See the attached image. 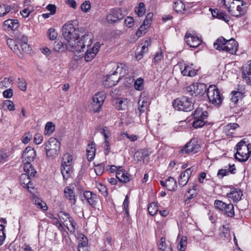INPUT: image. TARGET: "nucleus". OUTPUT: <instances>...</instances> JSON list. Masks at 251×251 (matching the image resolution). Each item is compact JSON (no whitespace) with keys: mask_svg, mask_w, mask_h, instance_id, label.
<instances>
[{"mask_svg":"<svg viewBox=\"0 0 251 251\" xmlns=\"http://www.w3.org/2000/svg\"><path fill=\"white\" fill-rule=\"evenodd\" d=\"M73 23L69 22L62 26V36L64 40L69 45V50L74 51L77 45L76 41L79 38L81 34L84 32V28L75 27Z\"/></svg>","mask_w":251,"mask_h":251,"instance_id":"nucleus-1","label":"nucleus"},{"mask_svg":"<svg viewBox=\"0 0 251 251\" xmlns=\"http://www.w3.org/2000/svg\"><path fill=\"white\" fill-rule=\"evenodd\" d=\"M213 46L217 50H222L231 54H235L238 50V43L233 38L227 40L223 37H220L214 43Z\"/></svg>","mask_w":251,"mask_h":251,"instance_id":"nucleus-2","label":"nucleus"},{"mask_svg":"<svg viewBox=\"0 0 251 251\" xmlns=\"http://www.w3.org/2000/svg\"><path fill=\"white\" fill-rule=\"evenodd\" d=\"M224 4L228 12L233 16L239 17L245 14L242 7L245 2L241 0H224Z\"/></svg>","mask_w":251,"mask_h":251,"instance_id":"nucleus-3","label":"nucleus"},{"mask_svg":"<svg viewBox=\"0 0 251 251\" xmlns=\"http://www.w3.org/2000/svg\"><path fill=\"white\" fill-rule=\"evenodd\" d=\"M61 143L53 137L50 138L45 144V149L47 157L51 159L56 158L60 152Z\"/></svg>","mask_w":251,"mask_h":251,"instance_id":"nucleus-4","label":"nucleus"},{"mask_svg":"<svg viewBox=\"0 0 251 251\" xmlns=\"http://www.w3.org/2000/svg\"><path fill=\"white\" fill-rule=\"evenodd\" d=\"M235 158L240 162H245L251 154V145H247L245 141L242 140L237 144Z\"/></svg>","mask_w":251,"mask_h":251,"instance_id":"nucleus-5","label":"nucleus"},{"mask_svg":"<svg viewBox=\"0 0 251 251\" xmlns=\"http://www.w3.org/2000/svg\"><path fill=\"white\" fill-rule=\"evenodd\" d=\"M173 105L176 109L185 112H189L194 109V102L192 99L186 96L175 100Z\"/></svg>","mask_w":251,"mask_h":251,"instance_id":"nucleus-6","label":"nucleus"},{"mask_svg":"<svg viewBox=\"0 0 251 251\" xmlns=\"http://www.w3.org/2000/svg\"><path fill=\"white\" fill-rule=\"evenodd\" d=\"M207 95L209 102L216 105H220L223 98L219 90L215 85H210L207 90Z\"/></svg>","mask_w":251,"mask_h":251,"instance_id":"nucleus-7","label":"nucleus"},{"mask_svg":"<svg viewBox=\"0 0 251 251\" xmlns=\"http://www.w3.org/2000/svg\"><path fill=\"white\" fill-rule=\"evenodd\" d=\"M80 40L77 42L75 50L78 52L83 51L86 47L88 48L92 44L93 35L91 32H87L83 33Z\"/></svg>","mask_w":251,"mask_h":251,"instance_id":"nucleus-8","label":"nucleus"},{"mask_svg":"<svg viewBox=\"0 0 251 251\" xmlns=\"http://www.w3.org/2000/svg\"><path fill=\"white\" fill-rule=\"evenodd\" d=\"M207 86L204 83H194L186 88V91L190 95L193 96L195 94L196 96L203 95L207 92Z\"/></svg>","mask_w":251,"mask_h":251,"instance_id":"nucleus-9","label":"nucleus"},{"mask_svg":"<svg viewBox=\"0 0 251 251\" xmlns=\"http://www.w3.org/2000/svg\"><path fill=\"white\" fill-rule=\"evenodd\" d=\"M200 146L198 144L197 140L193 138L184 146L183 149L181 150V152L182 153H196L200 151Z\"/></svg>","mask_w":251,"mask_h":251,"instance_id":"nucleus-10","label":"nucleus"},{"mask_svg":"<svg viewBox=\"0 0 251 251\" xmlns=\"http://www.w3.org/2000/svg\"><path fill=\"white\" fill-rule=\"evenodd\" d=\"M105 99V95L102 92H98L93 96L92 104L93 105V110L95 112L100 111Z\"/></svg>","mask_w":251,"mask_h":251,"instance_id":"nucleus-11","label":"nucleus"},{"mask_svg":"<svg viewBox=\"0 0 251 251\" xmlns=\"http://www.w3.org/2000/svg\"><path fill=\"white\" fill-rule=\"evenodd\" d=\"M124 17V14L120 9H113L107 15L106 20L108 22L113 23L123 19Z\"/></svg>","mask_w":251,"mask_h":251,"instance_id":"nucleus-12","label":"nucleus"},{"mask_svg":"<svg viewBox=\"0 0 251 251\" xmlns=\"http://www.w3.org/2000/svg\"><path fill=\"white\" fill-rule=\"evenodd\" d=\"M36 155L34 150L31 147H27L23 153V162L25 164L30 163V162L33 161L35 159Z\"/></svg>","mask_w":251,"mask_h":251,"instance_id":"nucleus-13","label":"nucleus"},{"mask_svg":"<svg viewBox=\"0 0 251 251\" xmlns=\"http://www.w3.org/2000/svg\"><path fill=\"white\" fill-rule=\"evenodd\" d=\"M185 38L187 45L191 48H197L202 42L201 40L199 37H196L189 33H186Z\"/></svg>","mask_w":251,"mask_h":251,"instance_id":"nucleus-14","label":"nucleus"},{"mask_svg":"<svg viewBox=\"0 0 251 251\" xmlns=\"http://www.w3.org/2000/svg\"><path fill=\"white\" fill-rule=\"evenodd\" d=\"M242 77L248 85H251V60L242 67Z\"/></svg>","mask_w":251,"mask_h":251,"instance_id":"nucleus-15","label":"nucleus"},{"mask_svg":"<svg viewBox=\"0 0 251 251\" xmlns=\"http://www.w3.org/2000/svg\"><path fill=\"white\" fill-rule=\"evenodd\" d=\"M243 196L242 191L238 188H231L229 193H227L226 196L234 202H237L240 201Z\"/></svg>","mask_w":251,"mask_h":251,"instance_id":"nucleus-16","label":"nucleus"},{"mask_svg":"<svg viewBox=\"0 0 251 251\" xmlns=\"http://www.w3.org/2000/svg\"><path fill=\"white\" fill-rule=\"evenodd\" d=\"M64 194L65 198L68 200L72 205H75L76 199L73 189L70 186H67L64 190Z\"/></svg>","mask_w":251,"mask_h":251,"instance_id":"nucleus-17","label":"nucleus"},{"mask_svg":"<svg viewBox=\"0 0 251 251\" xmlns=\"http://www.w3.org/2000/svg\"><path fill=\"white\" fill-rule=\"evenodd\" d=\"M191 173V168H188L181 174L180 179L178 180V183L180 186H184L187 183Z\"/></svg>","mask_w":251,"mask_h":251,"instance_id":"nucleus-18","label":"nucleus"},{"mask_svg":"<svg viewBox=\"0 0 251 251\" xmlns=\"http://www.w3.org/2000/svg\"><path fill=\"white\" fill-rule=\"evenodd\" d=\"M83 196L88 203L95 208V204L98 200L97 195L91 192L85 191L83 194Z\"/></svg>","mask_w":251,"mask_h":251,"instance_id":"nucleus-19","label":"nucleus"},{"mask_svg":"<svg viewBox=\"0 0 251 251\" xmlns=\"http://www.w3.org/2000/svg\"><path fill=\"white\" fill-rule=\"evenodd\" d=\"M20 183L24 187H26L29 192H31L30 188L33 189L31 186L32 184L31 183V178L27 174H22L20 176Z\"/></svg>","mask_w":251,"mask_h":251,"instance_id":"nucleus-20","label":"nucleus"},{"mask_svg":"<svg viewBox=\"0 0 251 251\" xmlns=\"http://www.w3.org/2000/svg\"><path fill=\"white\" fill-rule=\"evenodd\" d=\"M3 26L5 30H15L19 27V23L16 20L8 19L4 21Z\"/></svg>","mask_w":251,"mask_h":251,"instance_id":"nucleus-21","label":"nucleus"},{"mask_svg":"<svg viewBox=\"0 0 251 251\" xmlns=\"http://www.w3.org/2000/svg\"><path fill=\"white\" fill-rule=\"evenodd\" d=\"M116 75H113V73L111 75L107 76V78L104 82L105 86L110 87L117 84L120 78V77L115 76Z\"/></svg>","mask_w":251,"mask_h":251,"instance_id":"nucleus-22","label":"nucleus"},{"mask_svg":"<svg viewBox=\"0 0 251 251\" xmlns=\"http://www.w3.org/2000/svg\"><path fill=\"white\" fill-rule=\"evenodd\" d=\"M119 73L120 78L124 77L128 74V68L126 65L123 63H120L117 65L116 71L113 72V75H117Z\"/></svg>","mask_w":251,"mask_h":251,"instance_id":"nucleus-23","label":"nucleus"},{"mask_svg":"<svg viewBox=\"0 0 251 251\" xmlns=\"http://www.w3.org/2000/svg\"><path fill=\"white\" fill-rule=\"evenodd\" d=\"M138 105L137 109H135V113L140 115L147 109L149 103L145 100L140 99L138 101Z\"/></svg>","mask_w":251,"mask_h":251,"instance_id":"nucleus-24","label":"nucleus"},{"mask_svg":"<svg viewBox=\"0 0 251 251\" xmlns=\"http://www.w3.org/2000/svg\"><path fill=\"white\" fill-rule=\"evenodd\" d=\"M121 168V167H119V169ZM116 177L118 180L122 182H127L130 179L128 175L126 172L122 169H119L116 172Z\"/></svg>","mask_w":251,"mask_h":251,"instance_id":"nucleus-25","label":"nucleus"},{"mask_svg":"<svg viewBox=\"0 0 251 251\" xmlns=\"http://www.w3.org/2000/svg\"><path fill=\"white\" fill-rule=\"evenodd\" d=\"M193 115L194 120H203V121H207L208 114L206 111H202L201 109H197L195 110Z\"/></svg>","mask_w":251,"mask_h":251,"instance_id":"nucleus-26","label":"nucleus"},{"mask_svg":"<svg viewBox=\"0 0 251 251\" xmlns=\"http://www.w3.org/2000/svg\"><path fill=\"white\" fill-rule=\"evenodd\" d=\"M96 148L95 144L91 142L88 144L86 149L87 159L88 161H91L94 159L95 156Z\"/></svg>","mask_w":251,"mask_h":251,"instance_id":"nucleus-27","label":"nucleus"},{"mask_svg":"<svg viewBox=\"0 0 251 251\" xmlns=\"http://www.w3.org/2000/svg\"><path fill=\"white\" fill-rule=\"evenodd\" d=\"M53 49L58 52L69 50V45L67 43H63L61 41H56L53 43Z\"/></svg>","mask_w":251,"mask_h":251,"instance_id":"nucleus-28","label":"nucleus"},{"mask_svg":"<svg viewBox=\"0 0 251 251\" xmlns=\"http://www.w3.org/2000/svg\"><path fill=\"white\" fill-rule=\"evenodd\" d=\"M197 70H194L191 66L185 64L184 68L181 71V72L184 76L192 77L197 75Z\"/></svg>","mask_w":251,"mask_h":251,"instance_id":"nucleus-29","label":"nucleus"},{"mask_svg":"<svg viewBox=\"0 0 251 251\" xmlns=\"http://www.w3.org/2000/svg\"><path fill=\"white\" fill-rule=\"evenodd\" d=\"M72 166L61 165V171L63 178L65 180L68 179L72 174Z\"/></svg>","mask_w":251,"mask_h":251,"instance_id":"nucleus-30","label":"nucleus"},{"mask_svg":"<svg viewBox=\"0 0 251 251\" xmlns=\"http://www.w3.org/2000/svg\"><path fill=\"white\" fill-rule=\"evenodd\" d=\"M63 225L66 227L68 230L71 233H74L75 231V223L73 219L71 217L64 223Z\"/></svg>","mask_w":251,"mask_h":251,"instance_id":"nucleus-31","label":"nucleus"},{"mask_svg":"<svg viewBox=\"0 0 251 251\" xmlns=\"http://www.w3.org/2000/svg\"><path fill=\"white\" fill-rule=\"evenodd\" d=\"M77 238L78 240V249L84 248L88 245V239L83 234H78Z\"/></svg>","mask_w":251,"mask_h":251,"instance_id":"nucleus-32","label":"nucleus"},{"mask_svg":"<svg viewBox=\"0 0 251 251\" xmlns=\"http://www.w3.org/2000/svg\"><path fill=\"white\" fill-rule=\"evenodd\" d=\"M229 168H231L232 169L231 170H229V169L219 170L217 173V176L220 178H222L224 176L228 175L229 173L231 174H234V173L233 171L235 170L234 165H229Z\"/></svg>","mask_w":251,"mask_h":251,"instance_id":"nucleus-33","label":"nucleus"},{"mask_svg":"<svg viewBox=\"0 0 251 251\" xmlns=\"http://www.w3.org/2000/svg\"><path fill=\"white\" fill-rule=\"evenodd\" d=\"M13 5H9L7 4L0 5V17H3L13 9Z\"/></svg>","mask_w":251,"mask_h":251,"instance_id":"nucleus-34","label":"nucleus"},{"mask_svg":"<svg viewBox=\"0 0 251 251\" xmlns=\"http://www.w3.org/2000/svg\"><path fill=\"white\" fill-rule=\"evenodd\" d=\"M33 202L37 206V208H40L43 210L47 209V206L45 202H43L41 199L36 196L32 198Z\"/></svg>","mask_w":251,"mask_h":251,"instance_id":"nucleus-35","label":"nucleus"},{"mask_svg":"<svg viewBox=\"0 0 251 251\" xmlns=\"http://www.w3.org/2000/svg\"><path fill=\"white\" fill-rule=\"evenodd\" d=\"M177 187L176 182L172 177H169L167 179V189L170 191H174Z\"/></svg>","mask_w":251,"mask_h":251,"instance_id":"nucleus-36","label":"nucleus"},{"mask_svg":"<svg viewBox=\"0 0 251 251\" xmlns=\"http://www.w3.org/2000/svg\"><path fill=\"white\" fill-rule=\"evenodd\" d=\"M24 169L25 174L28 175L29 177L34 176L36 173L30 163L25 164Z\"/></svg>","mask_w":251,"mask_h":251,"instance_id":"nucleus-37","label":"nucleus"},{"mask_svg":"<svg viewBox=\"0 0 251 251\" xmlns=\"http://www.w3.org/2000/svg\"><path fill=\"white\" fill-rule=\"evenodd\" d=\"M126 101V100H124L122 98H118L115 100L114 104L118 110H122L126 108V104L125 103Z\"/></svg>","mask_w":251,"mask_h":251,"instance_id":"nucleus-38","label":"nucleus"},{"mask_svg":"<svg viewBox=\"0 0 251 251\" xmlns=\"http://www.w3.org/2000/svg\"><path fill=\"white\" fill-rule=\"evenodd\" d=\"M174 9L177 13H181L185 10V7L181 0H177L174 3Z\"/></svg>","mask_w":251,"mask_h":251,"instance_id":"nucleus-39","label":"nucleus"},{"mask_svg":"<svg viewBox=\"0 0 251 251\" xmlns=\"http://www.w3.org/2000/svg\"><path fill=\"white\" fill-rule=\"evenodd\" d=\"M148 209L149 213L151 215L153 216L155 215L157 212L158 211L157 203L154 202L151 203L149 204Z\"/></svg>","mask_w":251,"mask_h":251,"instance_id":"nucleus-40","label":"nucleus"},{"mask_svg":"<svg viewBox=\"0 0 251 251\" xmlns=\"http://www.w3.org/2000/svg\"><path fill=\"white\" fill-rule=\"evenodd\" d=\"M232 93L233 94V95L231 97L230 100L232 101V102H233L234 104L237 103L239 100H241L243 98V94L240 92H232Z\"/></svg>","mask_w":251,"mask_h":251,"instance_id":"nucleus-41","label":"nucleus"},{"mask_svg":"<svg viewBox=\"0 0 251 251\" xmlns=\"http://www.w3.org/2000/svg\"><path fill=\"white\" fill-rule=\"evenodd\" d=\"M224 211L228 217H232L235 215L233 205L231 203L226 204V206Z\"/></svg>","mask_w":251,"mask_h":251,"instance_id":"nucleus-42","label":"nucleus"},{"mask_svg":"<svg viewBox=\"0 0 251 251\" xmlns=\"http://www.w3.org/2000/svg\"><path fill=\"white\" fill-rule=\"evenodd\" d=\"M72 156L69 153H66L64 155L62 158V164L63 165L72 166Z\"/></svg>","mask_w":251,"mask_h":251,"instance_id":"nucleus-43","label":"nucleus"},{"mask_svg":"<svg viewBox=\"0 0 251 251\" xmlns=\"http://www.w3.org/2000/svg\"><path fill=\"white\" fill-rule=\"evenodd\" d=\"M97 53L92 51L91 49L87 50V51L84 56L86 61L89 62L92 60L96 56Z\"/></svg>","mask_w":251,"mask_h":251,"instance_id":"nucleus-44","label":"nucleus"},{"mask_svg":"<svg viewBox=\"0 0 251 251\" xmlns=\"http://www.w3.org/2000/svg\"><path fill=\"white\" fill-rule=\"evenodd\" d=\"M134 87L137 90L140 91L144 88V79L142 78H137L134 82Z\"/></svg>","mask_w":251,"mask_h":251,"instance_id":"nucleus-45","label":"nucleus"},{"mask_svg":"<svg viewBox=\"0 0 251 251\" xmlns=\"http://www.w3.org/2000/svg\"><path fill=\"white\" fill-rule=\"evenodd\" d=\"M104 164L103 163L98 164L95 166V172L97 176H101L104 172Z\"/></svg>","mask_w":251,"mask_h":251,"instance_id":"nucleus-46","label":"nucleus"},{"mask_svg":"<svg viewBox=\"0 0 251 251\" xmlns=\"http://www.w3.org/2000/svg\"><path fill=\"white\" fill-rule=\"evenodd\" d=\"M55 126L54 125L52 122H48L45 126V130L47 133H45V134H49L50 135L54 130Z\"/></svg>","mask_w":251,"mask_h":251,"instance_id":"nucleus-47","label":"nucleus"},{"mask_svg":"<svg viewBox=\"0 0 251 251\" xmlns=\"http://www.w3.org/2000/svg\"><path fill=\"white\" fill-rule=\"evenodd\" d=\"M58 216L59 217V220L63 224L66 221H67V220L71 218L68 213H66L64 211L59 212L58 214Z\"/></svg>","mask_w":251,"mask_h":251,"instance_id":"nucleus-48","label":"nucleus"},{"mask_svg":"<svg viewBox=\"0 0 251 251\" xmlns=\"http://www.w3.org/2000/svg\"><path fill=\"white\" fill-rule=\"evenodd\" d=\"M149 28L146 26V24L143 23L137 31L136 35L138 37L141 36L146 32V30Z\"/></svg>","mask_w":251,"mask_h":251,"instance_id":"nucleus-49","label":"nucleus"},{"mask_svg":"<svg viewBox=\"0 0 251 251\" xmlns=\"http://www.w3.org/2000/svg\"><path fill=\"white\" fill-rule=\"evenodd\" d=\"M18 84L19 88L23 91H25L26 89L27 83L25 80L21 78H18Z\"/></svg>","mask_w":251,"mask_h":251,"instance_id":"nucleus-50","label":"nucleus"},{"mask_svg":"<svg viewBox=\"0 0 251 251\" xmlns=\"http://www.w3.org/2000/svg\"><path fill=\"white\" fill-rule=\"evenodd\" d=\"M145 10H146L144 3L143 2H140L139 4L138 10H135V12L138 16L141 17L145 14Z\"/></svg>","mask_w":251,"mask_h":251,"instance_id":"nucleus-51","label":"nucleus"},{"mask_svg":"<svg viewBox=\"0 0 251 251\" xmlns=\"http://www.w3.org/2000/svg\"><path fill=\"white\" fill-rule=\"evenodd\" d=\"M206 122L207 121H203V120H194L192 125L194 128H197L202 127Z\"/></svg>","mask_w":251,"mask_h":251,"instance_id":"nucleus-52","label":"nucleus"},{"mask_svg":"<svg viewBox=\"0 0 251 251\" xmlns=\"http://www.w3.org/2000/svg\"><path fill=\"white\" fill-rule=\"evenodd\" d=\"M187 245V237L186 236H182L181 240L179 242L178 248L180 251H184L186 249Z\"/></svg>","mask_w":251,"mask_h":251,"instance_id":"nucleus-53","label":"nucleus"},{"mask_svg":"<svg viewBox=\"0 0 251 251\" xmlns=\"http://www.w3.org/2000/svg\"><path fill=\"white\" fill-rule=\"evenodd\" d=\"M215 206L222 211L225 210L226 206V203L223 202L221 201L216 200L214 202Z\"/></svg>","mask_w":251,"mask_h":251,"instance_id":"nucleus-54","label":"nucleus"},{"mask_svg":"<svg viewBox=\"0 0 251 251\" xmlns=\"http://www.w3.org/2000/svg\"><path fill=\"white\" fill-rule=\"evenodd\" d=\"M48 36L50 40H53L55 39L57 36V33L54 28H51L48 30Z\"/></svg>","mask_w":251,"mask_h":251,"instance_id":"nucleus-55","label":"nucleus"},{"mask_svg":"<svg viewBox=\"0 0 251 251\" xmlns=\"http://www.w3.org/2000/svg\"><path fill=\"white\" fill-rule=\"evenodd\" d=\"M32 137V135L30 132H26L22 138V142L25 144H27L30 141Z\"/></svg>","mask_w":251,"mask_h":251,"instance_id":"nucleus-56","label":"nucleus"},{"mask_svg":"<svg viewBox=\"0 0 251 251\" xmlns=\"http://www.w3.org/2000/svg\"><path fill=\"white\" fill-rule=\"evenodd\" d=\"M4 228L5 227L3 225H0V246L3 244L6 237L4 232Z\"/></svg>","mask_w":251,"mask_h":251,"instance_id":"nucleus-57","label":"nucleus"},{"mask_svg":"<svg viewBox=\"0 0 251 251\" xmlns=\"http://www.w3.org/2000/svg\"><path fill=\"white\" fill-rule=\"evenodd\" d=\"M91 8L90 2L89 1H85L81 5V9L84 12H87Z\"/></svg>","mask_w":251,"mask_h":251,"instance_id":"nucleus-58","label":"nucleus"},{"mask_svg":"<svg viewBox=\"0 0 251 251\" xmlns=\"http://www.w3.org/2000/svg\"><path fill=\"white\" fill-rule=\"evenodd\" d=\"M3 107L7 108L10 111H13L15 110V106L13 102L10 100H6L4 104Z\"/></svg>","mask_w":251,"mask_h":251,"instance_id":"nucleus-59","label":"nucleus"},{"mask_svg":"<svg viewBox=\"0 0 251 251\" xmlns=\"http://www.w3.org/2000/svg\"><path fill=\"white\" fill-rule=\"evenodd\" d=\"M11 49L19 57L22 58L23 57V54L20 50L19 47L15 43L13 47H11Z\"/></svg>","mask_w":251,"mask_h":251,"instance_id":"nucleus-60","label":"nucleus"},{"mask_svg":"<svg viewBox=\"0 0 251 251\" xmlns=\"http://www.w3.org/2000/svg\"><path fill=\"white\" fill-rule=\"evenodd\" d=\"M125 24L128 27H131L134 25V21L132 17H127L125 20Z\"/></svg>","mask_w":251,"mask_h":251,"instance_id":"nucleus-61","label":"nucleus"},{"mask_svg":"<svg viewBox=\"0 0 251 251\" xmlns=\"http://www.w3.org/2000/svg\"><path fill=\"white\" fill-rule=\"evenodd\" d=\"M20 47L22 50L25 53H29L31 50V48L27 43H21Z\"/></svg>","mask_w":251,"mask_h":251,"instance_id":"nucleus-62","label":"nucleus"},{"mask_svg":"<svg viewBox=\"0 0 251 251\" xmlns=\"http://www.w3.org/2000/svg\"><path fill=\"white\" fill-rule=\"evenodd\" d=\"M152 13H149L146 16L145 20L144 21V23L145 24H146V26H147L148 27H150V26L151 23L152 21Z\"/></svg>","mask_w":251,"mask_h":251,"instance_id":"nucleus-63","label":"nucleus"},{"mask_svg":"<svg viewBox=\"0 0 251 251\" xmlns=\"http://www.w3.org/2000/svg\"><path fill=\"white\" fill-rule=\"evenodd\" d=\"M158 249L161 251H165L166 248V244L165 242V238L162 237L160 239V242L158 245Z\"/></svg>","mask_w":251,"mask_h":251,"instance_id":"nucleus-64","label":"nucleus"}]
</instances>
